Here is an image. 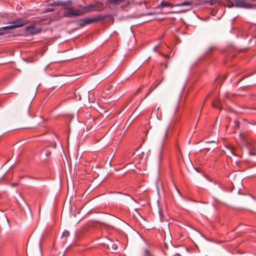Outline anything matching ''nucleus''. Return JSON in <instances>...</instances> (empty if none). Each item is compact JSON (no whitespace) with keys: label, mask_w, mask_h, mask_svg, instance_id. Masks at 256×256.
<instances>
[{"label":"nucleus","mask_w":256,"mask_h":256,"mask_svg":"<svg viewBox=\"0 0 256 256\" xmlns=\"http://www.w3.org/2000/svg\"><path fill=\"white\" fill-rule=\"evenodd\" d=\"M97 4H90L86 6L81 5L76 8L66 6V11L63 12V16L68 18H73L76 16H82L96 10Z\"/></svg>","instance_id":"f257e3e1"},{"label":"nucleus","mask_w":256,"mask_h":256,"mask_svg":"<svg viewBox=\"0 0 256 256\" xmlns=\"http://www.w3.org/2000/svg\"><path fill=\"white\" fill-rule=\"evenodd\" d=\"M9 24H11V25L0 28V30H12L22 27L26 24V22L24 18H18L10 22Z\"/></svg>","instance_id":"f03ea898"},{"label":"nucleus","mask_w":256,"mask_h":256,"mask_svg":"<svg viewBox=\"0 0 256 256\" xmlns=\"http://www.w3.org/2000/svg\"><path fill=\"white\" fill-rule=\"evenodd\" d=\"M103 18L100 16H96L90 18H86L78 20V24L80 27H84L86 25L92 23L96 22L103 20Z\"/></svg>","instance_id":"7ed1b4c3"},{"label":"nucleus","mask_w":256,"mask_h":256,"mask_svg":"<svg viewBox=\"0 0 256 256\" xmlns=\"http://www.w3.org/2000/svg\"><path fill=\"white\" fill-rule=\"evenodd\" d=\"M235 8L254 9L256 8V4H252L247 2L246 0H234Z\"/></svg>","instance_id":"20e7f679"},{"label":"nucleus","mask_w":256,"mask_h":256,"mask_svg":"<svg viewBox=\"0 0 256 256\" xmlns=\"http://www.w3.org/2000/svg\"><path fill=\"white\" fill-rule=\"evenodd\" d=\"M245 146L248 150V153L250 155H256V142L253 140H246Z\"/></svg>","instance_id":"39448f33"},{"label":"nucleus","mask_w":256,"mask_h":256,"mask_svg":"<svg viewBox=\"0 0 256 256\" xmlns=\"http://www.w3.org/2000/svg\"><path fill=\"white\" fill-rule=\"evenodd\" d=\"M173 130L174 124L170 123L164 130L160 132L159 136L162 139V145H163L165 140L168 137L169 134L172 132Z\"/></svg>","instance_id":"423d86ee"},{"label":"nucleus","mask_w":256,"mask_h":256,"mask_svg":"<svg viewBox=\"0 0 256 256\" xmlns=\"http://www.w3.org/2000/svg\"><path fill=\"white\" fill-rule=\"evenodd\" d=\"M41 31V28H36L34 25L27 26L24 30V32L26 35H35L40 33Z\"/></svg>","instance_id":"0eeeda50"},{"label":"nucleus","mask_w":256,"mask_h":256,"mask_svg":"<svg viewBox=\"0 0 256 256\" xmlns=\"http://www.w3.org/2000/svg\"><path fill=\"white\" fill-rule=\"evenodd\" d=\"M49 5H50V6H64V11H66V10H65V8L66 7V6H72V4L70 2H68L66 3H64L62 2H54L50 4Z\"/></svg>","instance_id":"6e6552de"},{"label":"nucleus","mask_w":256,"mask_h":256,"mask_svg":"<svg viewBox=\"0 0 256 256\" xmlns=\"http://www.w3.org/2000/svg\"><path fill=\"white\" fill-rule=\"evenodd\" d=\"M200 4H208L210 6L214 5L217 3L216 0H201Z\"/></svg>","instance_id":"1a4fd4ad"},{"label":"nucleus","mask_w":256,"mask_h":256,"mask_svg":"<svg viewBox=\"0 0 256 256\" xmlns=\"http://www.w3.org/2000/svg\"><path fill=\"white\" fill-rule=\"evenodd\" d=\"M106 90L110 91V94H114L118 90V88L114 84H111L107 87Z\"/></svg>","instance_id":"9d476101"},{"label":"nucleus","mask_w":256,"mask_h":256,"mask_svg":"<svg viewBox=\"0 0 256 256\" xmlns=\"http://www.w3.org/2000/svg\"><path fill=\"white\" fill-rule=\"evenodd\" d=\"M174 6V5L172 4L170 2L162 1L160 4V5L158 6V8H164V7H168V6L173 7Z\"/></svg>","instance_id":"9b49d317"},{"label":"nucleus","mask_w":256,"mask_h":256,"mask_svg":"<svg viewBox=\"0 0 256 256\" xmlns=\"http://www.w3.org/2000/svg\"><path fill=\"white\" fill-rule=\"evenodd\" d=\"M240 138L244 146H245V142L246 140H251V139L248 138H246V134L245 133H240Z\"/></svg>","instance_id":"f8f14e48"},{"label":"nucleus","mask_w":256,"mask_h":256,"mask_svg":"<svg viewBox=\"0 0 256 256\" xmlns=\"http://www.w3.org/2000/svg\"><path fill=\"white\" fill-rule=\"evenodd\" d=\"M192 2H184L176 4H174L176 6H190Z\"/></svg>","instance_id":"ddd939ff"},{"label":"nucleus","mask_w":256,"mask_h":256,"mask_svg":"<svg viewBox=\"0 0 256 256\" xmlns=\"http://www.w3.org/2000/svg\"><path fill=\"white\" fill-rule=\"evenodd\" d=\"M162 80L160 82H159L158 83V84L151 86L146 96H147L148 95H149L160 84V82H162Z\"/></svg>","instance_id":"4468645a"},{"label":"nucleus","mask_w":256,"mask_h":256,"mask_svg":"<svg viewBox=\"0 0 256 256\" xmlns=\"http://www.w3.org/2000/svg\"><path fill=\"white\" fill-rule=\"evenodd\" d=\"M234 3V0H230L226 2V3L225 4V6L229 8L235 7Z\"/></svg>","instance_id":"2eb2a0df"},{"label":"nucleus","mask_w":256,"mask_h":256,"mask_svg":"<svg viewBox=\"0 0 256 256\" xmlns=\"http://www.w3.org/2000/svg\"><path fill=\"white\" fill-rule=\"evenodd\" d=\"M126 0H108V2L112 4H120L125 2Z\"/></svg>","instance_id":"dca6fc26"},{"label":"nucleus","mask_w":256,"mask_h":256,"mask_svg":"<svg viewBox=\"0 0 256 256\" xmlns=\"http://www.w3.org/2000/svg\"><path fill=\"white\" fill-rule=\"evenodd\" d=\"M216 49V48L215 46H210L208 50L206 52V54H210L212 53Z\"/></svg>","instance_id":"f3484780"},{"label":"nucleus","mask_w":256,"mask_h":256,"mask_svg":"<svg viewBox=\"0 0 256 256\" xmlns=\"http://www.w3.org/2000/svg\"><path fill=\"white\" fill-rule=\"evenodd\" d=\"M70 235V232L68 230H65L63 232L62 234V237H68Z\"/></svg>","instance_id":"a211bd4d"},{"label":"nucleus","mask_w":256,"mask_h":256,"mask_svg":"<svg viewBox=\"0 0 256 256\" xmlns=\"http://www.w3.org/2000/svg\"><path fill=\"white\" fill-rule=\"evenodd\" d=\"M53 11H54V8H45L43 10V12L46 13V12H53Z\"/></svg>","instance_id":"6ab92c4d"},{"label":"nucleus","mask_w":256,"mask_h":256,"mask_svg":"<svg viewBox=\"0 0 256 256\" xmlns=\"http://www.w3.org/2000/svg\"><path fill=\"white\" fill-rule=\"evenodd\" d=\"M240 128V122L238 120L234 122V128Z\"/></svg>","instance_id":"aec40b11"},{"label":"nucleus","mask_w":256,"mask_h":256,"mask_svg":"<svg viewBox=\"0 0 256 256\" xmlns=\"http://www.w3.org/2000/svg\"><path fill=\"white\" fill-rule=\"evenodd\" d=\"M144 87V86H140L136 90V94H138L139 92H140L142 90L143 88Z\"/></svg>","instance_id":"412c9836"},{"label":"nucleus","mask_w":256,"mask_h":256,"mask_svg":"<svg viewBox=\"0 0 256 256\" xmlns=\"http://www.w3.org/2000/svg\"><path fill=\"white\" fill-rule=\"evenodd\" d=\"M181 107V104H179L176 108L175 112H178L180 110Z\"/></svg>","instance_id":"4be33fe9"},{"label":"nucleus","mask_w":256,"mask_h":256,"mask_svg":"<svg viewBox=\"0 0 256 256\" xmlns=\"http://www.w3.org/2000/svg\"><path fill=\"white\" fill-rule=\"evenodd\" d=\"M51 154V152L49 150H46V155L47 156H48Z\"/></svg>","instance_id":"5701e85b"},{"label":"nucleus","mask_w":256,"mask_h":256,"mask_svg":"<svg viewBox=\"0 0 256 256\" xmlns=\"http://www.w3.org/2000/svg\"><path fill=\"white\" fill-rule=\"evenodd\" d=\"M162 56H164L166 59H170V56L168 54H162Z\"/></svg>","instance_id":"b1692460"},{"label":"nucleus","mask_w":256,"mask_h":256,"mask_svg":"<svg viewBox=\"0 0 256 256\" xmlns=\"http://www.w3.org/2000/svg\"><path fill=\"white\" fill-rule=\"evenodd\" d=\"M45 20H46V21H47L46 24H50V20H46V19H42V20H40V22H44V21H45Z\"/></svg>","instance_id":"393cba45"},{"label":"nucleus","mask_w":256,"mask_h":256,"mask_svg":"<svg viewBox=\"0 0 256 256\" xmlns=\"http://www.w3.org/2000/svg\"><path fill=\"white\" fill-rule=\"evenodd\" d=\"M212 105L214 108H218V105L216 104H215L214 102H212Z\"/></svg>","instance_id":"a878e982"},{"label":"nucleus","mask_w":256,"mask_h":256,"mask_svg":"<svg viewBox=\"0 0 256 256\" xmlns=\"http://www.w3.org/2000/svg\"><path fill=\"white\" fill-rule=\"evenodd\" d=\"M144 252L146 254H150V252L149 250H148V249H146L144 250Z\"/></svg>","instance_id":"bb28decb"},{"label":"nucleus","mask_w":256,"mask_h":256,"mask_svg":"<svg viewBox=\"0 0 256 256\" xmlns=\"http://www.w3.org/2000/svg\"><path fill=\"white\" fill-rule=\"evenodd\" d=\"M30 108V104H29L27 108H26V110L28 111V112H29Z\"/></svg>","instance_id":"cd10ccee"},{"label":"nucleus","mask_w":256,"mask_h":256,"mask_svg":"<svg viewBox=\"0 0 256 256\" xmlns=\"http://www.w3.org/2000/svg\"><path fill=\"white\" fill-rule=\"evenodd\" d=\"M52 146L53 148H56V143H54V144H52Z\"/></svg>","instance_id":"c85d7f7f"},{"label":"nucleus","mask_w":256,"mask_h":256,"mask_svg":"<svg viewBox=\"0 0 256 256\" xmlns=\"http://www.w3.org/2000/svg\"><path fill=\"white\" fill-rule=\"evenodd\" d=\"M157 49H158V46H155L154 48V51H156L157 50Z\"/></svg>","instance_id":"c756f323"},{"label":"nucleus","mask_w":256,"mask_h":256,"mask_svg":"<svg viewBox=\"0 0 256 256\" xmlns=\"http://www.w3.org/2000/svg\"><path fill=\"white\" fill-rule=\"evenodd\" d=\"M12 186H16V184L13 183V184H12Z\"/></svg>","instance_id":"7c9ffc66"},{"label":"nucleus","mask_w":256,"mask_h":256,"mask_svg":"<svg viewBox=\"0 0 256 256\" xmlns=\"http://www.w3.org/2000/svg\"><path fill=\"white\" fill-rule=\"evenodd\" d=\"M2 30H0V35H3L4 34V32H1Z\"/></svg>","instance_id":"2f4dec72"},{"label":"nucleus","mask_w":256,"mask_h":256,"mask_svg":"<svg viewBox=\"0 0 256 256\" xmlns=\"http://www.w3.org/2000/svg\"><path fill=\"white\" fill-rule=\"evenodd\" d=\"M252 2H256V0H250Z\"/></svg>","instance_id":"473e14b6"},{"label":"nucleus","mask_w":256,"mask_h":256,"mask_svg":"<svg viewBox=\"0 0 256 256\" xmlns=\"http://www.w3.org/2000/svg\"><path fill=\"white\" fill-rule=\"evenodd\" d=\"M158 82L157 83H156V84H154V86L156 85V84H158Z\"/></svg>","instance_id":"72a5a7b5"}]
</instances>
